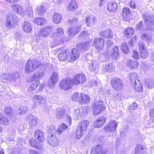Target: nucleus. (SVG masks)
I'll use <instances>...</instances> for the list:
<instances>
[{"label":"nucleus","mask_w":154,"mask_h":154,"mask_svg":"<svg viewBox=\"0 0 154 154\" xmlns=\"http://www.w3.org/2000/svg\"><path fill=\"white\" fill-rule=\"evenodd\" d=\"M89 124V121L87 120H83L79 122L76 132L77 139L79 140L83 136Z\"/></svg>","instance_id":"f257e3e1"},{"label":"nucleus","mask_w":154,"mask_h":154,"mask_svg":"<svg viewBox=\"0 0 154 154\" xmlns=\"http://www.w3.org/2000/svg\"><path fill=\"white\" fill-rule=\"evenodd\" d=\"M41 65V63L35 60H28L26 64L25 71L27 72L34 71Z\"/></svg>","instance_id":"f03ea898"},{"label":"nucleus","mask_w":154,"mask_h":154,"mask_svg":"<svg viewBox=\"0 0 154 154\" xmlns=\"http://www.w3.org/2000/svg\"><path fill=\"white\" fill-rule=\"evenodd\" d=\"M17 17L14 15L8 14L6 21V26L9 28H13L17 25Z\"/></svg>","instance_id":"7ed1b4c3"},{"label":"nucleus","mask_w":154,"mask_h":154,"mask_svg":"<svg viewBox=\"0 0 154 154\" xmlns=\"http://www.w3.org/2000/svg\"><path fill=\"white\" fill-rule=\"evenodd\" d=\"M110 84L113 89L116 91L121 90L124 86L123 81L118 78H112L110 81Z\"/></svg>","instance_id":"20e7f679"},{"label":"nucleus","mask_w":154,"mask_h":154,"mask_svg":"<svg viewBox=\"0 0 154 154\" xmlns=\"http://www.w3.org/2000/svg\"><path fill=\"white\" fill-rule=\"evenodd\" d=\"M88 109L85 107H81L75 110L73 116L75 119L76 120L83 117L87 112Z\"/></svg>","instance_id":"39448f33"},{"label":"nucleus","mask_w":154,"mask_h":154,"mask_svg":"<svg viewBox=\"0 0 154 154\" xmlns=\"http://www.w3.org/2000/svg\"><path fill=\"white\" fill-rule=\"evenodd\" d=\"M73 85L72 79L70 78H66L60 82V87L62 89L66 90L71 88Z\"/></svg>","instance_id":"423d86ee"},{"label":"nucleus","mask_w":154,"mask_h":154,"mask_svg":"<svg viewBox=\"0 0 154 154\" xmlns=\"http://www.w3.org/2000/svg\"><path fill=\"white\" fill-rule=\"evenodd\" d=\"M105 108L104 103L100 100H98L94 105V114L96 115L99 114Z\"/></svg>","instance_id":"0eeeda50"},{"label":"nucleus","mask_w":154,"mask_h":154,"mask_svg":"<svg viewBox=\"0 0 154 154\" xmlns=\"http://www.w3.org/2000/svg\"><path fill=\"white\" fill-rule=\"evenodd\" d=\"M34 106L36 107L38 105L45 104L46 103V98L40 95H35L32 97Z\"/></svg>","instance_id":"6e6552de"},{"label":"nucleus","mask_w":154,"mask_h":154,"mask_svg":"<svg viewBox=\"0 0 154 154\" xmlns=\"http://www.w3.org/2000/svg\"><path fill=\"white\" fill-rule=\"evenodd\" d=\"M143 17L147 28L150 30H152L153 26L154 25V17H151L144 14Z\"/></svg>","instance_id":"1a4fd4ad"},{"label":"nucleus","mask_w":154,"mask_h":154,"mask_svg":"<svg viewBox=\"0 0 154 154\" xmlns=\"http://www.w3.org/2000/svg\"><path fill=\"white\" fill-rule=\"evenodd\" d=\"M51 31V29L50 26L45 27L41 29L40 30L35 32V35L36 36L44 37L48 35Z\"/></svg>","instance_id":"9d476101"},{"label":"nucleus","mask_w":154,"mask_h":154,"mask_svg":"<svg viewBox=\"0 0 154 154\" xmlns=\"http://www.w3.org/2000/svg\"><path fill=\"white\" fill-rule=\"evenodd\" d=\"M86 80L85 75L83 74H76L72 80L73 84L76 85L84 83Z\"/></svg>","instance_id":"9b49d317"},{"label":"nucleus","mask_w":154,"mask_h":154,"mask_svg":"<svg viewBox=\"0 0 154 154\" xmlns=\"http://www.w3.org/2000/svg\"><path fill=\"white\" fill-rule=\"evenodd\" d=\"M81 28V26H71L67 32V34L70 37H73L80 32Z\"/></svg>","instance_id":"f8f14e48"},{"label":"nucleus","mask_w":154,"mask_h":154,"mask_svg":"<svg viewBox=\"0 0 154 154\" xmlns=\"http://www.w3.org/2000/svg\"><path fill=\"white\" fill-rule=\"evenodd\" d=\"M58 79V75L57 72H53L48 82V85L49 88H53L57 82Z\"/></svg>","instance_id":"ddd939ff"},{"label":"nucleus","mask_w":154,"mask_h":154,"mask_svg":"<svg viewBox=\"0 0 154 154\" xmlns=\"http://www.w3.org/2000/svg\"><path fill=\"white\" fill-rule=\"evenodd\" d=\"M36 78L35 76L34 75L31 78L32 83L28 87V90L29 91L35 90L40 83V81L35 79Z\"/></svg>","instance_id":"4468645a"},{"label":"nucleus","mask_w":154,"mask_h":154,"mask_svg":"<svg viewBox=\"0 0 154 154\" xmlns=\"http://www.w3.org/2000/svg\"><path fill=\"white\" fill-rule=\"evenodd\" d=\"M139 52L141 57L143 58H146L148 56L147 51L145 49L144 43L141 42L138 43Z\"/></svg>","instance_id":"2eb2a0df"},{"label":"nucleus","mask_w":154,"mask_h":154,"mask_svg":"<svg viewBox=\"0 0 154 154\" xmlns=\"http://www.w3.org/2000/svg\"><path fill=\"white\" fill-rule=\"evenodd\" d=\"M69 54V51L65 49L60 51L58 54V58L60 61H64L67 59Z\"/></svg>","instance_id":"dca6fc26"},{"label":"nucleus","mask_w":154,"mask_h":154,"mask_svg":"<svg viewBox=\"0 0 154 154\" xmlns=\"http://www.w3.org/2000/svg\"><path fill=\"white\" fill-rule=\"evenodd\" d=\"M117 123L115 120H111L106 126V133L113 132L116 129Z\"/></svg>","instance_id":"f3484780"},{"label":"nucleus","mask_w":154,"mask_h":154,"mask_svg":"<svg viewBox=\"0 0 154 154\" xmlns=\"http://www.w3.org/2000/svg\"><path fill=\"white\" fill-rule=\"evenodd\" d=\"M78 5L75 0H71L67 4L66 9L69 11H75L77 10Z\"/></svg>","instance_id":"a211bd4d"},{"label":"nucleus","mask_w":154,"mask_h":154,"mask_svg":"<svg viewBox=\"0 0 154 154\" xmlns=\"http://www.w3.org/2000/svg\"><path fill=\"white\" fill-rule=\"evenodd\" d=\"M23 13H24V14H20L22 17L25 16L27 15L29 17H32L33 15V12L32 8V5L30 4H27L26 5V8L24 10L23 8Z\"/></svg>","instance_id":"6ab92c4d"},{"label":"nucleus","mask_w":154,"mask_h":154,"mask_svg":"<svg viewBox=\"0 0 154 154\" xmlns=\"http://www.w3.org/2000/svg\"><path fill=\"white\" fill-rule=\"evenodd\" d=\"M104 42V40L103 38H96L94 40L93 45L95 46L96 49L98 50H100L102 49Z\"/></svg>","instance_id":"aec40b11"},{"label":"nucleus","mask_w":154,"mask_h":154,"mask_svg":"<svg viewBox=\"0 0 154 154\" xmlns=\"http://www.w3.org/2000/svg\"><path fill=\"white\" fill-rule=\"evenodd\" d=\"M79 55V51L76 48H73L69 55L70 62L73 61L78 59Z\"/></svg>","instance_id":"412c9836"},{"label":"nucleus","mask_w":154,"mask_h":154,"mask_svg":"<svg viewBox=\"0 0 154 154\" xmlns=\"http://www.w3.org/2000/svg\"><path fill=\"white\" fill-rule=\"evenodd\" d=\"M22 28L24 32L28 33L32 31V26L30 22L27 21H26L23 23Z\"/></svg>","instance_id":"4be33fe9"},{"label":"nucleus","mask_w":154,"mask_h":154,"mask_svg":"<svg viewBox=\"0 0 154 154\" xmlns=\"http://www.w3.org/2000/svg\"><path fill=\"white\" fill-rule=\"evenodd\" d=\"M91 154H106L105 149H103L101 146L98 145L96 147L92 149Z\"/></svg>","instance_id":"5701e85b"},{"label":"nucleus","mask_w":154,"mask_h":154,"mask_svg":"<svg viewBox=\"0 0 154 154\" xmlns=\"http://www.w3.org/2000/svg\"><path fill=\"white\" fill-rule=\"evenodd\" d=\"M107 54L109 56H110L112 57L114 59L116 60L119 54V47L118 46H115L111 51L108 52Z\"/></svg>","instance_id":"b1692460"},{"label":"nucleus","mask_w":154,"mask_h":154,"mask_svg":"<svg viewBox=\"0 0 154 154\" xmlns=\"http://www.w3.org/2000/svg\"><path fill=\"white\" fill-rule=\"evenodd\" d=\"M49 144L52 146L57 147L59 144V140L53 134H51V137L49 140Z\"/></svg>","instance_id":"393cba45"},{"label":"nucleus","mask_w":154,"mask_h":154,"mask_svg":"<svg viewBox=\"0 0 154 154\" xmlns=\"http://www.w3.org/2000/svg\"><path fill=\"white\" fill-rule=\"evenodd\" d=\"M28 118L30 119L29 123V127L30 128H33L36 126L38 122V119L31 115L28 116Z\"/></svg>","instance_id":"a878e982"},{"label":"nucleus","mask_w":154,"mask_h":154,"mask_svg":"<svg viewBox=\"0 0 154 154\" xmlns=\"http://www.w3.org/2000/svg\"><path fill=\"white\" fill-rule=\"evenodd\" d=\"M89 68L90 70L94 73H96L98 71V66L96 65V61L89 60L88 62Z\"/></svg>","instance_id":"bb28decb"},{"label":"nucleus","mask_w":154,"mask_h":154,"mask_svg":"<svg viewBox=\"0 0 154 154\" xmlns=\"http://www.w3.org/2000/svg\"><path fill=\"white\" fill-rule=\"evenodd\" d=\"M105 122V118L102 117H100L95 121L94 125L95 127L99 128L102 127Z\"/></svg>","instance_id":"cd10ccee"},{"label":"nucleus","mask_w":154,"mask_h":154,"mask_svg":"<svg viewBox=\"0 0 154 154\" xmlns=\"http://www.w3.org/2000/svg\"><path fill=\"white\" fill-rule=\"evenodd\" d=\"M122 15L125 20L129 21L131 19V14L129 9L125 8L123 9Z\"/></svg>","instance_id":"c85d7f7f"},{"label":"nucleus","mask_w":154,"mask_h":154,"mask_svg":"<svg viewBox=\"0 0 154 154\" xmlns=\"http://www.w3.org/2000/svg\"><path fill=\"white\" fill-rule=\"evenodd\" d=\"M90 98L87 94L82 93L79 103L85 104L88 103L90 101Z\"/></svg>","instance_id":"c756f323"},{"label":"nucleus","mask_w":154,"mask_h":154,"mask_svg":"<svg viewBox=\"0 0 154 154\" xmlns=\"http://www.w3.org/2000/svg\"><path fill=\"white\" fill-rule=\"evenodd\" d=\"M107 9L110 12L115 11L118 8L117 4L114 2H111L107 5Z\"/></svg>","instance_id":"7c9ffc66"},{"label":"nucleus","mask_w":154,"mask_h":154,"mask_svg":"<svg viewBox=\"0 0 154 154\" xmlns=\"http://www.w3.org/2000/svg\"><path fill=\"white\" fill-rule=\"evenodd\" d=\"M29 143L31 146L39 149H41L43 146L42 143L37 142L34 139H31L29 141Z\"/></svg>","instance_id":"2f4dec72"},{"label":"nucleus","mask_w":154,"mask_h":154,"mask_svg":"<svg viewBox=\"0 0 154 154\" xmlns=\"http://www.w3.org/2000/svg\"><path fill=\"white\" fill-rule=\"evenodd\" d=\"M35 137L38 141L41 142L44 140L43 133L42 131L39 130H37L35 133Z\"/></svg>","instance_id":"473e14b6"},{"label":"nucleus","mask_w":154,"mask_h":154,"mask_svg":"<svg viewBox=\"0 0 154 154\" xmlns=\"http://www.w3.org/2000/svg\"><path fill=\"white\" fill-rule=\"evenodd\" d=\"M62 17V16L60 14L55 13L53 17V22L54 23L57 24L60 22Z\"/></svg>","instance_id":"72a5a7b5"},{"label":"nucleus","mask_w":154,"mask_h":154,"mask_svg":"<svg viewBox=\"0 0 154 154\" xmlns=\"http://www.w3.org/2000/svg\"><path fill=\"white\" fill-rule=\"evenodd\" d=\"M91 44V42H86L82 43L78 45V47L83 51H86L89 46Z\"/></svg>","instance_id":"f704fd0d"},{"label":"nucleus","mask_w":154,"mask_h":154,"mask_svg":"<svg viewBox=\"0 0 154 154\" xmlns=\"http://www.w3.org/2000/svg\"><path fill=\"white\" fill-rule=\"evenodd\" d=\"M129 80L132 85H133V84H135L136 82H137V81H139L137 74L135 72L130 74L129 75Z\"/></svg>","instance_id":"c9c22d12"},{"label":"nucleus","mask_w":154,"mask_h":154,"mask_svg":"<svg viewBox=\"0 0 154 154\" xmlns=\"http://www.w3.org/2000/svg\"><path fill=\"white\" fill-rule=\"evenodd\" d=\"M139 63L137 61L134 60H129L127 62V66L131 69L136 68L139 66Z\"/></svg>","instance_id":"e433bc0d"},{"label":"nucleus","mask_w":154,"mask_h":154,"mask_svg":"<svg viewBox=\"0 0 154 154\" xmlns=\"http://www.w3.org/2000/svg\"><path fill=\"white\" fill-rule=\"evenodd\" d=\"M141 38L143 41H146L147 44H149L152 41V36L149 34H143Z\"/></svg>","instance_id":"4c0bfd02"},{"label":"nucleus","mask_w":154,"mask_h":154,"mask_svg":"<svg viewBox=\"0 0 154 154\" xmlns=\"http://www.w3.org/2000/svg\"><path fill=\"white\" fill-rule=\"evenodd\" d=\"M82 93H80L77 92H75L74 93L72 96V100L78 102L79 103Z\"/></svg>","instance_id":"58836bf2"},{"label":"nucleus","mask_w":154,"mask_h":154,"mask_svg":"<svg viewBox=\"0 0 154 154\" xmlns=\"http://www.w3.org/2000/svg\"><path fill=\"white\" fill-rule=\"evenodd\" d=\"M12 8L15 12H17L19 14H24V13L22 12L23 8L20 5L17 4H15L12 5Z\"/></svg>","instance_id":"ea45409f"},{"label":"nucleus","mask_w":154,"mask_h":154,"mask_svg":"<svg viewBox=\"0 0 154 154\" xmlns=\"http://www.w3.org/2000/svg\"><path fill=\"white\" fill-rule=\"evenodd\" d=\"M67 126L64 123H62L60 125L57 131L58 134H61L63 131L67 129Z\"/></svg>","instance_id":"a19ab883"},{"label":"nucleus","mask_w":154,"mask_h":154,"mask_svg":"<svg viewBox=\"0 0 154 154\" xmlns=\"http://www.w3.org/2000/svg\"><path fill=\"white\" fill-rule=\"evenodd\" d=\"M113 99L115 102H118L122 101V94L120 93H114L113 94Z\"/></svg>","instance_id":"79ce46f5"},{"label":"nucleus","mask_w":154,"mask_h":154,"mask_svg":"<svg viewBox=\"0 0 154 154\" xmlns=\"http://www.w3.org/2000/svg\"><path fill=\"white\" fill-rule=\"evenodd\" d=\"M134 30L132 28H128L126 29L124 32L125 35L127 38H129L134 34Z\"/></svg>","instance_id":"37998d69"},{"label":"nucleus","mask_w":154,"mask_h":154,"mask_svg":"<svg viewBox=\"0 0 154 154\" xmlns=\"http://www.w3.org/2000/svg\"><path fill=\"white\" fill-rule=\"evenodd\" d=\"M35 23L38 25H42L46 23L45 19L42 17H37L35 19Z\"/></svg>","instance_id":"c03bdc74"},{"label":"nucleus","mask_w":154,"mask_h":154,"mask_svg":"<svg viewBox=\"0 0 154 154\" xmlns=\"http://www.w3.org/2000/svg\"><path fill=\"white\" fill-rule=\"evenodd\" d=\"M133 85L134 89L137 91H140L142 90L141 85L139 81H137L136 84H133Z\"/></svg>","instance_id":"a18cd8bd"},{"label":"nucleus","mask_w":154,"mask_h":154,"mask_svg":"<svg viewBox=\"0 0 154 154\" xmlns=\"http://www.w3.org/2000/svg\"><path fill=\"white\" fill-rule=\"evenodd\" d=\"M65 109H63L57 112L56 117L59 119H63L64 117Z\"/></svg>","instance_id":"49530a36"},{"label":"nucleus","mask_w":154,"mask_h":154,"mask_svg":"<svg viewBox=\"0 0 154 154\" xmlns=\"http://www.w3.org/2000/svg\"><path fill=\"white\" fill-rule=\"evenodd\" d=\"M28 110L27 106H24L20 107L17 110L18 112L20 114H24Z\"/></svg>","instance_id":"de8ad7c7"},{"label":"nucleus","mask_w":154,"mask_h":154,"mask_svg":"<svg viewBox=\"0 0 154 154\" xmlns=\"http://www.w3.org/2000/svg\"><path fill=\"white\" fill-rule=\"evenodd\" d=\"M144 148L142 146H138L135 148L134 154H141L143 151Z\"/></svg>","instance_id":"09e8293b"},{"label":"nucleus","mask_w":154,"mask_h":154,"mask_svg":"<svg viewBox=\"0 0 154 154\" xmlns=\"http://www.w3.org/2000/svg\"><path fill=\"white\" fill-rule=\"evenodd\" d=\"M55 33L58 36H61L64 35V32L62 29L59 28L56 29L54 31Z\"/></svg>","instance_id":"8fccbe9b"},{"label":"nucleus","mask_w":154,"mask_h":154,"mask_svg":"<svg viewBox=\"0 0 154 154\" xmlns=\"http://www.w3.org/2000/svg\"><path fill=\"white\" fill-rule=\"evenodd\" d=\"M2 117L3 115L0 113V122L5 125H8V119Z\"/></svg>","instance_id":"3c124183"},{"label":"nucleus","mask_w":154,"mask_h":154,"mask_svg":"<svg viewBox=\"0 0 154 154\" xmlns=\"http://www.w3.org/2000/svg\"><path fill=\"white\" fill-rule=\"evenodd\" d=\"M92 18H91V15L88 16L86 17V23L87 24V26H90L91 23H92V22H93V23H94L95 22V18H93V20H92Z\"/></svg>","instance_id":"603ef678"},{"label":"nucleus","mask_w":154,"mask_h":154,"mask_svg":"<svg viewBox=\"0 0 154 154\" xmlns=\"http://www.w3.org/2000/svg\"><path fill=\"white\" fill-rule=\"evenodd\" d=\"M11 75V82H13L15 81L20 76L19 72H16Z\"/></svg>","instance_id":"864d4df0"},{"label":"nucleus","mask_w":154,"mask_h":154,"mask_svg":"<svg viewBox=\"0 0 154 154\" xmlns=\"http://www.w3.org/2000/svg\"><path fill=\"white\" fill-rule=\"evenodd\" d=\"M37 11L38 15H41L43 14L45 11V8L43 6H39L37 8Z\"/></svg>","instance_id":"5fc2aeb1"},{"label":"nucleus","mask_w":154,"mask_h":154,"mask_svg":"<svg viewBox=\"0 0 154 154\" xmlns=\"http://www.w3.org/2000/svg\"><path fill=\"white\" fill-rule=\"evenodd\" d=\"M146 83L149 88H152L154 86V81L152 80L149 79L147 80Z\"/></svg>","instance_id":"6e6d98bb"},{"label":"nucleus","mask_w":154,"mask_h":154,"mask_svg":"<svg viewBox=\"0 0 154 154\" xmlns=\"http://www.w3.org/2000/svg\"><path fill=\"white\" fill-rule=\"evenodd\" d=\"M121 47L122 50L124 52L126 53L128 52V47L125 43L124 42L122 43Z\"/></svg>","instance_id":"4d7b16f0"},{"label":"nucleus","mask_w":154,"mask_h":154,"mask_svg":"<svg viewBox=\"0 0 154 154\" xmlns=\"http://www.w3.org/2000/svg\"><path fill=\"white\" fill-rule=\"evenodd\" d=\"M107 68V71L109 72H112L115 70L114 67L111 63H109L108 64Z\"/></svg>","instance_id":"13d9d810"},{"label":"nucleus","mask_w":154,"mask_h":154,"mask_svg":"<svg viewBox=\"0 0 154 154\" xmlns=\"http://www.w3.org/2000/svg\"><path fill=\"white\" fill-rule=\"evenodd\" d=\"M11 75L9 74H4L2 75L1 76L2 79H4L6 80H9L11 82Z\"/></svg>","instance_id":"bf43d9fd"},{"label":"nucleus","mask_w":154,"mask_h":154,"mask_svg":"<svg viewBox=\"0 0 154 154\" xmlns=\"http://www.w3.org/2000/svg\"><path fill=\"white\" fill-rule=\"evenodd\" d=\"M4 112L5 114H6L7 115H9L10 116V115H12L11 108L9 107L5 108Z\"/></svg>","instance_id":"052dcab7"},{"label":"nucleus","mask_w":154,"mask_h":154,"mask_svg":"<svg viewBox=\"0 0 154 154\" xmlns=\"http://www.w3.org/2000/svg\"><path fill=\"white\" fill-rule=\"evenodd\" d=\"M149 116L150 120L154 122V109H151L149 112Z\"/></svg>","instance_id":"680f3d73"},{"label":"nucleus","mask_w":154,"mask_h":154,"mask_svg":"<svg viewBox=\"0 0 154 154\" xmlns=\"http://www.w3.org/2000/svg\"><path fill=\"white\" fill-rule=\"evenodd\" d=\"M137 105L135 103H133L129 107V109L131 110H134L137 107Z\"/></svg>","instance_id":"e2e57ef3"},{"label":"nucleus","mask_w":154,"mask_h":154,"mask_svg":"<svg viewBox=\"0 0 154 154\" xmlns=\"http://www.w3.org/2000/svg\"><path fill=\"white\" fill-rule=\"evenodd\" d=\"M106 37L107 38H111L112 37L113 34L112 32V31L110 29H108L106 30Z\"/></svg>","instance_id":"0e129e2a"},{"label":"nucleus","mask_w":154,"mask_h":154,"mask_svg":"<svg viewBox=\"0 0 154 154\" xmlns=\"http://www.w3.org/2000/svg\"><path fill=\"white\" fill-rule=\"evenodd\" d=\"M114 43L112 41L108 40L106 42V46L109 48L112 47Z\"/></svg>","instance_id":"69168bd1"},{"label":"nucleus","mask_w":154,"mask_h":154,"mask_svg":"<svg viewBox=\"0 0 154 154\" xmlns=\"http://www.w3.org/2000/svg\"><path fill=\"white\" fill-rule=\"evenodd\" d=\"M77 21V19L76 17H74L71 19H69L68 20V22L70 23H75Z\"/></svg>","instance_id":"338daca9"},{"label":"nucleus","mask_w":154,"mask_h":154,"mask_svg":"<svg viewBox=\"0 0 154 154\" xmlns=\"http://www.w3.org/2000/svg\"><path fill=\"white\" fill-rule=\"evenodd\" d=\"M133 57L135 59H138L139 57L137 52L135 50L133 51Z\"/></svg>","instance_id":"774afa93"}]
</instances>
